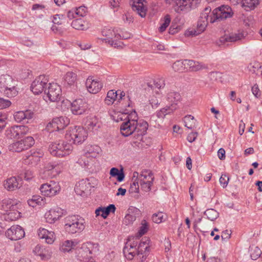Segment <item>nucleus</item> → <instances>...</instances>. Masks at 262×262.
Listing matches in <instances>:
<instances>
[{
	"instance_id": "1",
	"label": "nucleus",
	"mask_w": 262,
	"mask_h": 262,
	"mask_svg": "<svg viewBox=\"0 0 262 262\" xmlns=\"http://www.w3.org/2000/svg\"><path fill=\"white\" fill-rule=\"evenodd\" d=\"M148 123L143 120H138L137 113L134 111L128 115L120 125V132L122 136L128 137L132 135L138 141L142 140L143 136L146 133Z\"/></svg>"
},
{
	"instance_id": "49",
	"label": "nucleus",
	"mask_w": 262,
	"mask_h": 262,
	"mask_svg": "<svg viewBox=\"0 0 262 262\" xmlns=\"http://www.w3.org/2000/svg\"><path fill=\"white\" fill-rule=\"evenodd\" d=\"M243 5L245 8L254 9L259 3V0H242Z\"/></svg>"
},
{
	"instance_id": "13",
	"label": "nucleus",
	"mask_w": 262,
	"mask_h": 262,
	"mask_svg": "<svg viewBox=\"0 0 262 262\" xmlns=\"http://www.w3.org/2000/svg\"><path fill=\"white\" fill-rule=\"evenodd\" d=\"M245 37V33L243 31H237L225 34L219 39V46L221 45H229L230 42H235L241 40Z\"/></svg>"
},
{
	"instance_id": "15",
	"label": "nucleus",
	"mask_w": 262,
	"mask_h": 262,
	"mask_svg": "<svg viewBox=\"0 0 262 262\" xmlns=\"http://www.w3.org/2000/svg\"><path fill=\"white\" fill-rule=\"evenodd\" d=\"M48 82V78L45 75H40L32 82L31 89L32 92L38 95L42 92Z\"/></svg>"
},
{
	"instance_id": "16",
	"label": "nucleus",
	"mask_w": 262,
	"mask_h": 262,
	"mask_svg": "<svg viewBox=\"0 0 262 262\" xmlns=\"http://www.w3.org/2000/svg\"><path fill=\"white\" fill-rule=\"evenodd\" d=\"M25 231L19 225H13L5 232L7 237L11 241L19 240L25 236Z\"/></svg>"
},
{
	"instance_id": "8",
	"label": "nucleus",
	"mask_w": 262,
	"mask_h": 262,
	"mask_svg": "<svg viewBox=\"0 0 262 262\" xmlns=\"http://www.w3.org/2000/svg\"><path fill=\"white\" fill-rule=\"evenodd\" d=\"M208 12L209 10L208 9H204L203 12L201 13L200 18L198 20L197 28H191L187 30L185 32L186 36H195L199 35L205 30L208 24L206 19Z\"/></svg>"
},
{
	"instance_id": "51",
	"label": "nucleus",
	"mask_w": 262,
	"mask_h": 262,
	"mask_svg": "<svg viewBox=\"0 0 262 262\" xmlns=\"http://www.w3.org/2000/svg\"><path fill=\"white\" fill-rule=\"evenodd\" d=\"M171 111V108L166 106L165 107L161 108L160 111L157 112V116L159 118H163L167 114L172 112Z\"/></svg>"
},
{
	"instance_id": "10",
	"label": "nucleus",
	"mask_w": 262,
	"mask_h": 262,
	"mask_svg": "<svg viewBox=\"0 0 262 262\" xmlns=\"http://www.w3.org/2000/svg\"><path fill=\"white\" fill-rule=\"evenodd\" d=\"M201 0H176L175 11L178 13H186L195 8Z\"/></svg>"
},
{
	"instance_id": "47",
	"label": "nucleus",
	"mask_w": 262,
	"mask_h": 262,
	"mask_svg": "<svg viewBox=\"0 0 262 262\" xmlns=\"http://www.w3.org/2000/svg\"><path fill=\"white\" fill-rule=\"evenodd\" d=\"M204 214L207 216L208 219L213 221L219 217V213L213 209H208L206 210Z\"/></svg>"
},
{
	"instance_id": "63",
	"label": "nucleus",
	"mask_w": 262,
	"mask_h": 262,
	"mask_svg": "<svg viewBox=\"0 0 262 262\" xmlns=\"http://www.w3.org/2000/svg\"><path fill=\"white\" fill-rule=\"evenodd\" d=\"M11 102L8 100H6L0 98V110L4 109L10 105Z\"/></svg>"
},
{
	"instance_id": "24",
	"label": "nucleus",
	"mask_w": 262,
	"mask_h": 262,
	"mask_svg": "<svg viewBox=\"0 0 262 262\" xmlns=\"http://www.w3.org/2000/svg\"><path fill=\"white\" fill-rule=\"evenodd\" d=\"M144 0H130V4L134 11L142 17L145 16L146 14V8L143 2Z\"/></svg>"
},
{
	"instance_id": "23",
	"label": "nucleus",
	"mask_w": 262,
	"mask_h": 262,
	"mask_svg": "<svg viewBox=\"0 0 262 262\" xmlns=\"http://www.w3.org/2000/svg\"><path fill=\"white\" fill-rule=\"evenodd\" d=\"M137 242H134L133 243L129 244L126 243L123 248V252L125 257L129 260L133 259L134 256L137 254Z\"/></svg>"
},
{
	"instance_id": "26",
	"label": "nucleus",
	"mask_w": 262,
	"mask_h": 262,
	"mask_svg": "<svg viewBox=\"0 0 262 262\" xmlns=\"http://www.w3.org/2000/svg\"><path fill=\"white\" fill-rule=\"evenodd\" d=\"M91 187L90 183L88 180H82L76 185L75 191L77 194L83 195L90 191Z\"/></svg>"
},
{
	"instance_id": "43",
	"label": "nucleus",
	"mask_w": 262,
	"mask_h": 262,
	"mask_svg": "<svg viewBox=\"0 0 262 262\" xmlns=\"http://www.w3.org/2000/svg\"><path fill=\"white\" fill-rule=\"evenodd\" d=\"M185 126L189 129H192L195 126V120L191 115H187L184 117Z\"/></svg>"
},
{
	"instance_id": "5",
	"label": "nucleus",
	"mask_w": 262,
	"mask_h": 262,
	"mask_svg": "<svg viewBox=\"0 0 262 262\" xmlns=\"http://www.w3.org/2000/svg\"><path fill=\"white\" fill-rule=\"evenodd\" d=\"M73 149L70 143L61 141L59 143H52L49 147L51 154L58 157H63L70 155Z\"/></svg>"
},
{
	"instance_id": "25",
	"label": "nucleus",
	"mask_w": 262,
	"mask_h": 262,
	"mask_svg": "<svg viewBox=\"0 0 262 262\" xmlns=\"http://www.w3.org/2000/svg\"><path fill=\"white\" fill-rule=\"evenodd\" d=\"M136 180L140 183H145V182H153L154 180V177L153 176V174L151 172L149 171H145L142 172L140 175L138 174L137 172H134L133 173V178H135Z\"/></svg>"
},
{
	"instance_id": "58",
	"label": "nucleus",
	"mask_w": 262,
	"mask_h": 262,
	"mask_svg": "<svg viewBox=\"0 0 262 262\" xmlns=\"http://www.w3.org/2000/svg\"><path fill=\"white\" fill-rule=\"evenodd\" d=\"M149 101L152 108H157L160 103V100L155 96H151Z\"/></svg>"
},
{
	"instance_id": "50",
	"label": "nucleus",
	"mask_w": 262,
	"mask_h": 262,
	"mask_svg": "<svg viewBox=\"0 0 262 262\" xmlns=\"http://www.w3.org/2000/svg\"><path fill=\"white\" fill-rule=\"evenodd\" d=\"M20 141L22 142L23 144L25 145L24 146L26 149H28L32 146L35 143L33 138L31 136H28Z\"/></svg>"
},
{
	"instance_id": "17",
	"label": "nucleus",
	"mask_w": 262,
	"mask_h": 262,
	"mask_svg": "<svg viewBox=\"0 0 262 262\" xmlns=\"http://www.w3.org/2000/svg\"><path fill=\"white\" fill-rule=\"evenodd\" d=\"M63 209L56 207L47 211L45 214V217L47 223L52 224L59 220L63 215Z\"/></svg>"
},
{
	"instance_id": "55",
	"label": "nucleus",
	"mask_w": 262,
	"mask_h": 262,
	"mask_svg": "<svg viewBox=\"0 0 262 262\" xmlns=\"http://www.w3.org/2000/svg\"><path fill=\"white\" fill-rule=\"evenodd\" d=\"M45 168L46 169L45 172H49L52 170H54L56 172H58V164L56 163H49L47 164Z\"/></svg>"
},
{
	"instance_id": "52",
	"label": "nucleus",
	"mask_w": 262,
	"mask_h": 262,
	"mask_svg": "<svg viewBox=\"0 0 262 262\" xmlns=\"http://www.w3.org/2000/svg\"><path fill=\"white\" fill-rule=\"evenodd\" d=\"M172 68L175 71L184 72L183 60H177L174 62L172 64Z\"/></svg>"
},
{
	"instance_id": "14",
	"label": "nucleus",
	"mask_w": 262,
	"mask_h": 262,
	"mask_svg": "<svg viewBox=\"0 0 262 262\" xmlns=\"http://www.w3.org/2000/svg\"><path fill=\"white\" fill-rule=\"evenodd\" d=\"M40 190L42 195L51 197L59 193L60 186L58 182L50 181L42 184L40 187Z\"/></svg>"
},
{
	"instance_id": "42",
	"label": "nucleus",
	"mask_w": 262,
	"mask_h": 262,
	"mask_svg": "<svg viewBox=\"0 0 262 262\" xmlns=\"http://www.w3.org/2000/svg\"><path fill=\"white\" fill-rule=\"evenodd\" d=\"M165 85V80L163 78L157 79L154 81V85L148 83L147 87L145 88V90L149 91L150 90H152L154 87L160 89L164 88Z\"/></svg>"
},
{
	"instance_id": "45",
	"label": "nucleus",
	"mask_w": 262,
	"mask_h": 262,
	"mask_svg": "<svg viewBox=\"0 0 262 262\" xmlns=\"http://www.w3.org/2000/svg\"><path fill=\"white\" fill-rule=\"evenodd\" d=\"M163 23H162L160 27L159 28V31L160 32H163L165 31L166 29L169 25L171 21L170 16L169 14L166 15L162 20Z\"/></svg>"
},
{
	"instance_id": "3",
	"label": "nucleus",
	"mask_w": 262,
	"mask_h": 262,
	"mask_svg": "<svg viewBox=\"0 0 262 262\" xmlns=\"http://www.w3.org/2000/svg\"><path fill=\"white\" fill-rule=\"evenodd\" d=\"M64 223L66 231L71 234L80 233L85 228L84 220L78 216H68L65 218Z\"/></svg>"
},
{
	"instance_id": "53",
	"label": "nucleus",
	"mask_w": 262,
	"mask_h": 262,
	"mask_svg": "<svg viewBox=\"0 0 262 262\" xmlns=\"http://www.w3.org/2000/svg\"><path fill=\"white\" fill-rule=\"evenodd\" d=\"M139 182L135 180L133 183L130 184L129 192L131 193H136L137 194V196H139Z\"/></svg>"
},
{
	"instance_id": "37",
	"label": "nucleus",
	"mask_w": 262,
	"mask_h": 262,
	"mask_svg": "<svg viewBox=\"0 0 262 262\" xmlns=\"http://www.w3.org/2000/svg\"><path fill=\"white\" fill-rule=\"evenodd\" d=\"M97 118L94 116H89L86 118L84 124L90 130H93L96 127H99Z\"/></svg>"
},
{
	"instance_id": "6",
	"label": "nucleus",
	"mask_w": 262,
	"mask_h": 262,
	"mask_svg": "<svg viewBox=\"0 0 262 262\" xmlns=\"http://www.w3.org/2000/svg\"><path fill=\"white\" fill-rule=\"evenodd\" d=\"M0 92L8 97L16 96L17 92L13 84L12 78L8 75H2L0 78Z\"/></svg>"
},
{
	"instance_id": "40",
	"label": "nucleus",
	"mask_w": 262,
	"mask_h": 262,
	"mask_svg": "<svg viewBox=\"0 0 262 262\" xmlns=\"http://www.w3.org/2000/svg\"><path fill=\"white\" fill-rule=\"evenodd\" d=\"M24 145H25L19 140L11 144L9 146V149L12 151L20 152L23 150H27Z\"/></svg>"
},
{
	"instance_id": "62",
	"label": "nucleus",
	"mask_w": 262,
	"mask_h": 262,
	"mask_svg": "<svg viewBox=\"0 0 262 262\" xmlns=\"http://www.w3.org/2000/svg\"><path fill=\"white\" fill-rule=\"evenodd\" d=\"M147 225L145 220L142 222V226L140 227L138 233L140 236L144 235L147 231Z\"/></svg>"
},
{
	"instance_id": "18",
	"label": "nucleus",
	"mask_w": 262,
	"mask_h": 262,
	"mask_svg": "<svg viewBox=\"0 0 262 262\" xmlns=\"http://www.w3.org/2000/svg\"><path fill=\"white\" fill-rule=\"evenodd\" d=\"M166 99L168 103V106L171 108V111H174L177 108L178 104L182 100V97L180 93L172 91L167 94Z\"/></svg>"
},
{
	"instance_id": "28",
	"label": "nucleus",
	"mask_w": 262,
	"mask_h": 262,
	"mask_svg": "<svg viewBox=\"0 0 262 262\" xmlns=\"http://www.w3.org/2000/svg\"><path fill=\"white\" fill-rule=\"evenodd\" d=\"M116 207L114 204H110L106 207H100L95 210L96 216L101 215L105 219L111 212H115Z\"/></svg>"
},
{
	"instance_id": "56",
	"label": "nucleus",
	"mask_w": 262,
	"mask_h": 262,
	"mask_svg": "<svg viewBox=\"0 0 262 262\" xmlns=\"http://www.w3.org/2000/svg\"><path fill=\"white\" fill-rule=\"evenodd\" d=\"M136 219V216L134 214L128 213L125 215L124 222L126 225L132 224Z\"/></svg>"
},
{
	"instance_id": "34",
	"label": "nucleus",
	"mask_w": 262,
	"mask_h": 262,
	"mask_svg": "<svg viewBox=\"0 0 262 262\" xmlns=\"http://www.w3.org/2000/svg\"><path fill=\"white\" fill-rule=\"evenodd\" d=\"M45 203V198L39 195H33L31 199L28 200V205L33 208L35 207L37 205H43Z\"/></svg>"
},
{
	"instance_id": "33",
	"label": "nucleus",
	"mask_w": 262,
	"mask_h": 262,
	"mask_svg": "<svg viewBox=\"0 0 262 262\" xmlns=\"http://www.w3.org/2000/svg\"><path fill=\"white\" fill-rule=\"evenodd\" d=\"M71 26L73 28L79 30H85L89 28L88 24L81 18H77L73 20Z\"/></svg>"
},
{
	"instance_id": "19",
	"label": "nucleus",
	"mask_w": 262,
	"mask_h": 262,
	"mask_svg": "<svg viewBox=\"0 0 262 262\" xmlns=\"http://www.w3.org/2000/svg\"><path fill=\"white\" fill-rule=\"evenodd\" d=\"M69 123L70 120L66 117H56L52 120V122L48 124V127H53V130H59L63 129Z\"/></svg>"
},
{
	"instance_id": "48",
	"label": "nucleus",
	"mask_w": 262,
	"mask_h": 262,
	"mask_svg": "<svg viewBox=\"0 0 262 262\" xmlns=\"http://www.w3.org/2000/svg\"><path fill=\"white\" fill-rule=\"evenodd\" d=\"M166 218V215L164 214L162 212H159L154 213L152 216V220L154 222L159 224L162 222Z\"/></svg>"
},
{
	"instance_id": "12",
	"label": "nucleus",
	"mask_w": 262,
	"mask_h": 262,
	"mask_svg": "<svg viewBox=\"0 0 262 262\" xmlns=\"http://www.w3.org/2000/svg\"><path fill=\"white\" fill-rule=\"evenodd\" d=\"M29 130L28 126L15 125L8 128L5 131V135L9 139H18L26 135Z\"/></svg>"
},
{
	"instance_id": "41",
	"label": "nucleus",
	"mask_w": 262,
	"mask_h": 262,
	"mask_svg": "<svg viewBox=\"0 0 262 262\" xmlns=\"http://www.w3.org/2000/svg\"><path fill=\"white\" fill-rule=\"evenodd\" d=\"M110 174L112 177H117V179L118 182L123 181L125 177L122 169L120 171L118 168L115 167L111 168Z\"/></svg>"
},
{
	"instance_id": "32",
	"label": "nucleus",
	"mask_w": 262,
	"mask_h": 262,
	"mask_svg": "<svg viewBox=\"0 0 262 262\" xmlns=\"http://www.w3.org/2000/svg\"><path fill=\"white\" fill-rule=\"evenodd\" d=\"M149 240L147 238H143L139 244L137 248L138 255L144 254L149 251Z\"/></svg>"
},
{
	"instance_id": "22",
	"label": "nucleus",
	"mask_w": 262,
	"mask_h": 262,
	"mask_svg": "<svg viewBox=\"0 0 262 262\" xmlns=\"http://www.w3.org/2000/svg\"><path fill=\"white\" fill-rule=\"evenodd\" d=\"M31 154L26 156V159H24V162L26 164L36 165L40 161V158L42 157L43 152L38 150L37 151L31 150Z\"/></svg>"
},
{
	"instance_id": "36",
	"label": "nucleus",
	"mask_w": 262,
	"mask_h": 262,
	"mask_svg": "<svg viewBox=\"0 0 262 262\" xmlns=\"http://www.w3.org/2000/svg\"><path fill=\"white\" fill-rule=\"evenodd\" d=\"M77 243V242H75L72 241H66L60 246V250L63 252H69L76 246Z\"/></svg>"
},
{
	"instance_id": "60",
	"label": "nucleus",
	"mask_w": 262,
	"mask_h": 262,
	"mask_svg": "<svg viewBox=\"0 0 262 262\" xmlns=\"http://www.w3.org/2000/svg\"><path fill=\"white\" fill-rule=\"evenodd\" d=\"M229 180V178L226 174H222L220 178L219 181L220 184L223 188H225L227 187L228 182Z\"/></svg>"
},
{
	"instance_id": "20",
	"label": "nucleus",
	"mask_w": 262,
	"mask_h": 262,
	"mask_svg": "<svg viewBox=\"0 0 262 262\" xmlns=\"http://www.w3.org/2000/svg\"><path fill=\"white\" fill-rule=\"evenodd\" d=\"M85 85L88 91L92 94L98 93L103 86L102 83L98 80L93 79L92 77H89L86 80Z\"/></svg>"
},
{
	"instance_id": "57",
	"label": "nucleus",
	"mask_w": 262,
	"mask_h": 262,
	"mask_svg": "<svg viewBox=\"0 0 262 262\" xmlns=\"http://www.w3.org/2000/svg\"><path fill=\"white\" fill-rule=\"evenodd\" d=\"M261 65V64L258 62H254L251 63L249 66V71L256 74V73L258 70Z\"/></svg>"
},
{
	"instance_id": "7",
	"label": "nucleus",
	"mask_w": 262,
	"mask_h": 262,
	"mask_svg": "<svg viewBox=\"0 0 262 262\" xmlns=\"http://www.w3.org/2000/svg\"><path fill=\"white\" fill-rule=\"evenodd\" d=\"M99 250L98 244L91 242L84 243L82 247L77 250V257L80 261H85L91 257V255L97 252Z\"/></svg>"
},
{
	"instance_id": "64",
	"label": "nucleus",
	"mask_w": 262,
	"mask_h": 262,
	"mask_svg": "<svg viewBox=\"0 0 262 262\" xmlns=\"http://www.w3.org/2000/svg\"><path fill=\"white\" fill-rule=\"evenodd\" d=\"M49 231L48 230L45 228H40L38 231V234L39 237L42 239H45L49 234Z\"/></svg>"
},
{
	"instance_id": "44",
	"label": "nucleus",
	"mask_w": 262,
	"mask_h": 262,
	"mask_svg": "<svg viewBox=\"0 0 262 262\" xmlns=\"http://www.w3.org/2000/svg\"><path fill=\"white\" fill-rule=\"evenodd\" d=\"M249 251L251 257L253 260L257 259L261 254V251L258 247H251Z\"/></svg>"
},
{
	"instance_id": "30",
	"label": "nucleus",
	"mask_w": 262,
	"mask_h": 262,
	"mask_svg": "<svg viewBox=\"0 0 262 262\" xmlns=\"http://www.w3.org/2000/svg\"><path fill=\"white\" fill-rule=\"evenodd\" d=\"M33 113L30 111H18L14 115V118L17 122L26 121V120L31 119L33 117Z\"/></svg>"
},
{
	"instance_id": "27",
	"label": "nucleus",
	"mask_w": 262,
	"mask_h": 262,
	"mask_svg": "<svg viewBox=\"0 0 262 262\" xmlns=\"http://www.w3.org/2000/svg\"><path fill=\"white\" fill-rule=\"evenodd\" d=\"M17 203L15 201L7 198L0 202V210L7 212L12 209H17Z\"/></svg>"
},
{
	"instance_id": "46",
	"label": "nucleus",
	"mask_w": 262,
	"mask_h": 262,
	"mask_svg": "<svg viewBox=\"0 0 262 262\" xmlns=\"http://www.w3.org/2000/svg\"><path fill=\"white\" fill-rule=\"evenodd\" d=\"M207 68V66L205 64L192 60L190 72H196L202 69H206Z\"/></svg>"
},
{
	"instance_id": "35",
	"label": "nucleus",
	"mask_w": 262,
	"mask_h": 262,
	"mask_svg": "<svg viewBox=\"0 0 262 262\" xmlns=\"http://www.w3.org/2000/svg\"><path fill=\"white\" fill-rule=\"evenodd\" d=\"M20 216V213L16 209H12L7 213L4 216L5 220L7 221H13L17 220Z\"/></svg>"
},
{
	"instance_id": "9",
	"label": "nucleus",
	"mask_w": 262,
	"mask_h": 262,
	"mask_svg": "<svg viewBox=\"0 0 262 262\" xmlns=\"http://www.w3.org/2000/svg\"><path fill=\"white\" fill-rule=\"evenodd\" d=\"M102 35L106 38L102 39L105 42L110 44L114 48H122L123 43L118 41L121 38V36L117 33L113 29H104L102 31Z\"/></svg>"
},
{
	"instance_id": "38",
	"label": "nucleus",
	"mask_w": 262,
	"mask_h": 262,
	"mask_svg": "<svg viewBox=\"0 0 262 262\" xmlns=\"http://www.w3.org/2000/svg\"><path fill=\"white\" fill-rule=\"evenodd\" d=\"M65 82L69 85H73L77 80V75L73 72H67L64 77Z\"/></svg>"
},
{
	"instance_id": "31",
	"label": "nucleus",
	"mask_w": 262,
	"mask_h": 262,
	"mask_svg": "<svg viewBox=\"0 0 262 262\" xmlns=\"http://www.w3.org/2000/svg\"><path fill=\"white\" fill-rule=\"evenodd\" d=\"M18 182L17 179L12 177L7 179L4 184L5 188L8 191H13L18 188Z\"/></svg>"
},
{
	"instance_id": "2",
	"label": "nucleus",
	"mask_w": 262,
	"mask_h": 262,
	"mask_svg": "<svg viewBox=\"0 0 262 262\" xmlns=\"http://www.w3.org/2000/svg\"><path fill=\"white\" fill-rule=\"evenodd\" d=\"M205 9L209 10L206 18L208 23H213L216 21L230 18L233 15L232 9L228 6H221L214 9L212 12H211L210 7H206Z\"/></svg>"
},
{
	"instance_id": "39",
	"label": "nucleus",
	"mask_w": 262,
	"mask_h": 262,
	"mask_svg": "<svg viewBox=\"0 0 262 262\" xmlns=\"http://www.w3.org/2000/svg\"><path fill=\"white\" fill-rule=\"evenodd\" d=\"M118 92V91H115V90L109 91L104 100L105 103L107 105L112 104L119 95Z\"/></svg>"
},
{
	"instance_id": "59",
	"label": "nucleus",
	"mask_w": 262,
	"mask_h": 262,
	"mask_svg": "<svg viewBox=\"0 0 262 262\" xmlns=\"http://www.w3.org/2000/svg\"><path fill=\"white\" fill-rule=\"evenodd\" d=\"M141 189L145 192H149L151 190V187L153 182L140 183Z\"/></svg>"
},
{
	"instance_id": "61",
	"label": "nucleus",
	"mask_w": 262,
	"mask_h": 262,
	"mask_svg": "<svg viewBox=\"0 0 262 262\" xmlns=\"http://www.w3.org/2000/svg\"><path fill=\"white\" fill-rule=\"evenodd\" d=\"M55 239V234L52 231H49V234L47 235L45 238L46 242L49 244H52L53 243Z\"/></svg>"
},
{
	"instance_id": "29",
	"label": "nucleus",
	"mask_w": 262,
	"mask_h": 262,
	"mask_svg": "<svg viewBox=\"0 0 262 262\" xmlns=\"http://www.w3.org/2000/svg\"><path fill=\"white\" fill-rule=\"evenodd\" d=\"M33 251L35 255L40 256L42 260L48 259L51 257V252L39 245L35 246Z\"/></svg>"
},
{
	"instance_id": "54",
	"label": "nucleus",
	"mask_w": 262,
	"mask_h": 262,
	"mask_svg": "<svg viewBox=\"0 0 262 262\" xmlns=\"http://www.w3.org/2000/svg\"><path fill=\"white\" fill-rule=\"evenodd\" d=\"M88 12V9L85 6H80L77 8L75 10L76 15L84 17L86 15Z\"/></svg>"
},
{
	"instance_id": "21",
	"label": "nucleus",
	"mask_w": 262,
	"mask_h": 262,
	"mask_svg": "<svg viewBox=\"0 0 262 262\" xmlns=\"http://www.w3.org/2000/svg\"><path fill=\"white\" fill-rule=\"evenodd\" d=\"M88 106L85 102L81 99H77L71 103V110L73 114L81 115L87 110Z\"/></svg>"
},
{
	"instance_id": "4",
	"label": "nucleus",
	"mask_w": 262,
	"mask_h": 262,
	"mask_svg": "<svg viewBox=\"0 0 262 262\" xmlns=\"http://www.w3.org/2000/svg\"><path fill=\"white\" fill-rule=\"evenodd\" d=\"M88 137L87 132L82 127H70L65 135V138L70 143L81 144Z\"/></svg>"
},
{
	"instance_id": "11",
	"label": "nucleus",
	"mask_w": 262,
	"mask_h": 262,
	"mask_svg": "<svg viewBox=\"0 0 262 262\" xmlns=\"http://www.w3.org/2000/svg\"><path fill=\"white\" fill-rule=\"evenodd\" d=\"M45 94L43 97L46 101L48 99L52 102L57 101L61 95L60 86L56 83H50L48 89L45 90Z\"/></svg>"
}]
</instances>
